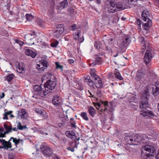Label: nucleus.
Masks as SVG:
<instances>
[{
	"instance_id": "dca6fc26",
	"label": "nucleus",
	"mask_w": 159,
	"mask_h": 159,
	"mask_svg": "<svg viewBox=\"0 0 159 159\" xmlns=\"http://www.w3.org/2000/svg\"><path fill=\"white\" fill-rule=\"evenodd\" d=\"M55 76L51 73H47L44 75L42 78V80L43 82L44 80H47V81H50L55 80Z\"/></svg>"
},
{
	"instance_id": "ea45409f",
	"label": "nucleus",
	"mask_w": 159,
	"mask_h": 159,
	"mask_svg": "<svg viewBox=\"0 0 159 159\" xmlns=\"http://www.w3.org/2000/svg\"><path fill=\"white\" fill-rule=\"evenodd\" d=\"M80 32L78 31L77 32H75L73 34V37L76 40H79L80 36L79 34Z\"/></svg>"
},
{
	"instance_id": "bf43d9fd",
	"label": "nucleus",
	"mask_w": 159,
	"mask_h": 159,
	"mask_svg": "<svg viewBox=\"0 0 159 159\" xmlns=\"http://www.w3.org/2000/svg\"><path fill=\"white\" fill-rule=\"evenodd\" d=\"M8 115L5 112L4 114V117H3V119H6V120H7L8 119V117H7V116Z\"/></svg>"
},
{
	"instance_id": "052dcab7",
	"label": "nucleus",
	"mask_w": 159,
	"mask_h": 159,
	"mask_svg": "<svg viewBox=\"0 0 159 159\" xmlns=\"http://www.w3.org/2000/svg\"><path fill=\"white\" fill-rule=\"evenodd\" d=\"M52 159H60L59 157L57 156L56 154L54 155L52 157Z\"/></svg>"
},
{
	"instance_id": "2f4dec72",
	"label": "nucleus",
	"mask_w": 159,
	"mask_h": 159,
	"mask_svg": "<svg viewBox=\"0 0 159 159\" xmlns=\"http://www.w3.org/2000/svg\"><path fill=\"white\" fill-rule=\"evenodd\" d=\"M148 92H146L144 93L141 95V101H148Z\"/></svg>"
},
{
	"instance_id": "9d476101",
	"label": "nucleus",
	"mask_w": 159,
	"mask_h": 159,
	"mask_svg": "<svg viewBox=\"0 0 159 159\" xmlns=\"http://www.w3.org/2000/svg\"><path fill=\"white\" fill-rule=\"evenodd\" d=\"M146 72L142 70H140L136 73L135 79L138 81L143 82L146 80Z\"/></svg>"
},
{
	"instance_id": "1a4fd4ad",
	"label": "nucleus",
	"mask_w": 159,
	"mask_h": 159,
	"mask_svg": "<svg viewBox=\"0 0 159 159\" xmlns=\"http://www.w3.org/2000/svg\"><path fill=\"white\" fill-rule=\"evenodd\" d=\"M33 89L34 91L36 92L35 93L39 96L43 97V96L47 95L46 92L45 90H43L41 85H34L33 87Z\"/></svg>"
},
{
	"instance_id": "2eb2a0df",
	"label": "nucleus",
	"mask_w": 159,
	"mask_h": 159,
	"mask_svg": "<svg viewBox=\"0 0 159 159\" xmlns=\"http://www.w3.org/2000/svg\"><path fill=\"white\" fill-rule=\"evenodd\" d=\"M102 103L104 106V111H107V112H112L113 111V106L111 102H108L107 101H102Z\"/></svg>"
},
{
	"instance_id": "a211bd4d",
	"label": "nucleus",
	"mask_w": 159,
	"mask_h": 159,
	"mask_svg": "<svg viewBox=\"0 0 159 159\" xmlns=\"http://www.w3.org/2000/svg\"><path fill=\"white\" fill-rule=\"evenodd\" d=\"M68 145L69 146L67 148V149L69 151H70L72 152L74 151V148H77L76 143L74 142H70L68 143Z\"/></svg>"
},
{
	"instance_id": "f257e3e1",
	"label": "nucleus",
	"mask_w": 159,
	"mask_h": 159,
	"mask_svg": "<svg viewBox=\"0 0 159 159\" xmlns=\"http://www.w3.org/2000/svg\"><path fill=\"white\" fill-rule=\"evenodd\" d=\"M125 142L130 145H138L141 143H150L151 139L144 134L126 135L124 137Z\"/></svg>"
},
{
	"instance_id": "39448f33",
	"label": "nucleus",
	"mask_w": 159,
	"mask_h": 159,
	"mask_svg": "<svg viewBox=\"0 0 159 159\" xmlns=\"http://www.w3.org/2000/svg\"><path fill=\"white\" fill-rule=\"evenodd\" d=\"M56 84L57 83L55 80L47 81L45 82L44 84V87L45 91L47 93V95L54 89Z\"/></svg>"
},
{
	"instance_id": "e2e57ef3",
	"label": "nucleus",
	"mask_w": 159,
	"mask_h": 159,
	"mask_svg": "<svg viewBox=\"0 0 159 159\" xmlns=\"http://www.w3.org/2000/svg\"><path fill=\"white\" fill-rule=\"evenodd\" d=\"M132 98L133 99H132V100L131 101V102H136V100L135 98V97L134 96H133L132 97Z\"/></svg>"
},
{
	"instance_id": "a18cd8bd",
	"label": "nucleus",
	"mask_w": 159,
	"mask_h": 159,
	"mask_svg": "<svg viewBox=\"0 0 159 159\" xmlns=\"http://www.w3.org/2000/svg\"><path fill=\"white\" fill-rule=\"evenodd\" d=\"M59 43V42L56 40L54 41V42L52 43L51 44V46L53 48H56L57 47Z\"/></svg>"
},
{
	"instance_id": "c756f323",
	"label": "nucleus",
	"mask_w": 159,
	"mask_h": 159,
	"mask_svg": "<svg viewBox=\"0 0 159 159\" xmlns=\"http://www.w3.org/2000/svg\"><path fill=\"white\" fill-rule=\"evenodd\" d=\"M3 126L6 131V133H9L11 132L12 128L11 125L10 126H9L6 124H4L3 125Z\"/></svg>"
},
{
	"instance_id": "ddd939ff",
	"label": "nucleus",
	"mask_w": 159,
	"mask_h": 159,
	"mask_svg": "<svg viewBox=\"0 0 159 159\" xmlns=\"http://www.w3.org/2000/svg\"><path fill=\"white\" fill-rule=\"evenodd\" d=\"M52 103L56 106H60L62 104L63 101L59 96L55 95L53 98Z\"/></svg>"
},
{
	"instance_id": "f704fd0d",
	"label": "nucleus",
	"mask_w": 159,
	"mask_h": 159,
	"mask_svg": "<svg viewBox=\"0 0 159 159\" xmlns=\"http://www.w3.org/2000/svg\"><path fill=\"white\" fill-rule=\"evenodd\" d=\"M80 116L86 121L89 120V119L87 116V115L86 112H82L81 113Z\"/></svg>"
},
{
	"instance_id": "e433bc0d",
	"label": "nucleus",
	"mask_w": 159,
	"mask_h": 159,
	"mask_svg": "<svg viewBox=\"0 0 159 159\" xmlns=\"http://www.w3.org/2000/svg\"><path fill=\"white\" fill-rule=\"evenodd\" d=\"M128 2L130 5L135 6L137 5V0H128Z\"/></svg>"
},
{
	"instance_id": "aec40b11",
	"label": "nucleus",
	"mask_w": 159,
	"mask_h": 159,
	"mask_svg": "<svg viewBox=\"0 0 159 159\" xmlns=\"http://www.w3.org/2000/svg\"><path fill=\"white\" fill-rule=\"evenodd\" d=\"M138 40L142 46V48L143 50H145L146 48V45L145 41L144 40V38L143 37L140 36L139 37Z\"/></svg>"
},
{
	"instance_id": "c03bdc74",
	"label": "nucleus",
	"mask_w": 159,
	"mask_h": 159,
	"mask_svg": "<svg viewBox=\"0 0 159 159\" xmlns=\"http://www.w3.org/2000/svg\"><path fill=\"white\" fill-rule=\"evenodd\" d=\"M135 23L139 27L138 28L140 29L141 27V21L139 19L137 18Z\"/></svg>"
},
{
	"instance_id": "6ab92c4d",
	"label": "nucleus",
	"mask_w": 159,
	"mask_h": 159,
	"mask_svg": "<svg viewBox=\"0 0 159 159\" xmlns=\"http://www.w3.org/2000/svg\"><path fill=\"white\" fill-rule=\"evenodd\" d=\"M25 54L27 55L30 56L32 58H34L37 55L36 52H33L32 50L28 49L25 51Z\"/></svg>"
},
{
	"instance_id": "423d86ee",
	"label": "nucleus",
	"mask_w": 159,
	"mask_h": 159,
	"mask_svg": "<svg viewBox=\"0 0 159 159\" xmlns=\"http://www.w3.org/2000/svg\"><path fill=\"white\" fill-rule=\"evenodd\" d=\"M106 3L108 12L113 13L116 11V2L115 1L113 0H107Z\"/></svg>"
},
{
	"instance_id": "b1692460",
	"label": "nucleus",
	"mask_w": 159,
	"mask_h": 159,
	"mask_svg": "<svg viewBox=\"0 0 159 159\" xmlns=\"http://www.w3.org/2000/svg\"><path fill=\"white\" fill-rule=\"evenodd\" d=\"M19 113L22 119H26L28 117V114L25 109L23 108L21 109Z\"/></svg>"
},
{
	"instance_id": "774afa93",
	"label": "nucleus",
	"mask_w": 159,
	"mask_h": 159,
	"mask_svg": "<svg viewBox=\"0 0 159 159\" xmlns=\"http://www.w3.org/2000/svg\"><path fill=\"white\" fill-rule=\"evenodd\" d=\"M74 9L70 8L68 9L67 10V11H68L69 12H70V11H72V12H73L74 11Z\"/></svg>"
},
{
	"instance_id": "20e7f679",
	"label": "nucleus",
	"mask_w": 159,
	"mask_h": 159,
	"mask_svg": "<svg viewBox=\"0 0 159 159\" xmlns=\"http://www.w3.org/2000/svg\"><path fill=\"white\" fill-rule=\"evenodd\" d=\"M40 150L43 154L48 157H51L53 153L52 149L45 143L41 145Z\"/></svg>"
},
{
	"instance_id": "c85d7f7f",
	"label": "nucleus",
	"mask_w": 159,
	"mask_h": 159,
	"mask_svg": "<svg viewBox=\"0 0 159 159\" xmlns=\"http://www.w3.org/2000/svg\"><path fill=\"white\" fill-rule=\"evenodd\" d=\"M116 11L124 9L123 4L120 2H116Z\"/></svg>"
},
{
	"instance_id": "5fc2aeb1",
	"label": "nucleus",
	"mask_w": 159,
	"mask_h": 159,
	"mask_svg": "<svg viewBox=\"0 0 159 159\" xmlns=\"http://www.w3.org/2000/svg\"><path fill=\"white\" fill-rule=\"evenodd\" d=\"M55 136L60 141L61 140V138L62 136H61V135H57L56 134H55Z\"/></svg>"
},
{
	"instance_id": "412c9836",
	"label": "nucleus",
	"mask_w": 159,
	"mask_h": 159,
	"mask_svg": "<svg viewBox=\"0 0 159 159\" xmlns=\"http://www.w3.org/2000/svg\"><path fill=\"white\" fill-rule=\"evenodd\" d=\"M84 82L90 86H93L94 83L93 81L91 79L89 75H87L84 77Z\"/></svg>"
},
{
	"instance_id": "4c0bfd02",
	"label": "nucleus",
	"mask_w": 159,
	"mask_h": 159,
	"mask_svg": "<svg viewBox=\"0 0 159 159\" xmlns=\"http://www.w3.org/2000/svg\"><path fill=\"white\" fill-rule=\"evenodd\" d=\"M40 115L43 118V119H46L48 118L47 113H46V111L44 110H43Z\"/></svg>"
},
{
	"instance_id": "4468645a",
	"label": "nucleus",
	"mask_w": 159,
	"mask_h": 159,
	"mask_svg": "<svg viewBox=\"0 0 159 159\" xmlns=\"http://www.w3.org/2000/svg\"><path fill=\"white\" fill-rule=\"evenodd\" d=\"M40 64H37V65L36 68L39 70L43 71L45 67L48 66V62L46 60H42L40 61Z\"/></svg>"
},
{
	"instance_id": "9b49d317",
	"label": "nucleus",
	"mask_w": 159,
	"mask_h": 159,
	"mask_svg": "<svg viewBox=\"0 0 159 159\" xmlns=\"http://www.w3.org/2000/svg\"><path fill=\"white\" fill-rule=\"evenodd\" d=\"M144 148L146 151L150 153H148V156H154V154L156 152L154 145L147 144L144 146Z\"/></svg>"
},
{
	"instance_id": "cd10ccee",
	"label": "nucleus",
	"mask_w": 159,
	"mask_h": 159,
	"mask_svg": "<svg viewBox=\"0 0 159 159\" xmlns=\"http://www.w3.org/2000/svg\"><path fill=\"white\" fill-rule=\"evenodd\" d=\"M24 67L22 63H19L18 66L17 67V71L19 73H22V71L24 70Z\"/></svg>"
},
{
	"instance_id": "58836bf2",
	"label": "nucleus",
	"mask_w": 159,
	"mask_h": 159,
	"mask_svg": "<svg viewBox=\"0 0 159 159\" xmlns=\"http://www.w3.org/2000/svg\"><path fill=\"white\" fill-rule=\"evenodd\" d=\"M14 75L13 74H11L8 75L6 78V79L7 81H10L12 80L14 78Z\"/></svg>"
},
{
	"instance_id": "bb28decb",
	"label": "nucleus",
	"mask_w": 159,
	"mask_h": 159,
	"mask_svg": "<svg viewBox=\"0 0 159 159\" xmlns=\"http://www.w3.org/2000/svg\"><path fill=\"white\" fill-rule=\"evenodd\" d=\"M152 93L154 96H156L159 93V85H156L152 87Z\"/></svg>"
},
{
	"instance_id": "393cba45",
	"label": "nucleus",
	"mask_w": 159,
	"mask_h": 159,
	"mask_svg": "<svg viewBox=\"0 0 159 159\" xmlns=\"http://www.w3.org/2000/svg\"><path fill=\"white\" fill-rule=\"evenodd\" d=\"M2 141V145H3V148L7 149L11 148V143L10 142V141L9 140L8 141H6L5 140H3Z\"/></svg>"
},
{
	"instance_id": "473e14b6",
	"label": "nucleus",
	"mask_w": 159,
	"mask_h": 159,
	"mask_svg": "<svg viewBox=\"0 0 159 159\" xmlns=\"http://www.w3.org/2000/svg\"><path fill=\"white\" fill-rule=\"evenodd\" d=\"M11 139L13 140V142L16 145H17L20 142V139H17L16 138H15L13 137H11L9 140V141H11ZM21 140H22L21 139Z\"/></svg>"
},
{
	"instance_id": "37998d69",
	"label": "nucleus",
	"mask_w": 159,
	"mask_h": 159,
	"mask_svg": "<svg viewBox=\"0 0 159 159\" xmlns=\"http://www.w3.org/2000/svg\"><path fill=\"white\" fill-rule=\"evenodd\" d=\"M26 19L27 20L30 21L33 18V16L30 14H27L25 15Z\"/></svg>"
},
{
	"instance_id": "de8ad7c7",
	"label": "nucleus",
	"mask_w": 159,
	"mask_h": 159,
	"mask_svg": "<svg viewBox=\"0 0 159 159\" xmlns=\"http://www.w3.org/2000/svg\"><path fill=\"white\" fill-rule=\"evenodd\" d=\"M60 141L61 142V143H66L67 142V140L65 137H62L61 138Z\"/></svg>"
},
{
	"instance_id": "a19ab883",
	"label": "nucleus",
	"mask_w": 159,
	"mask_h": 159,
	"mask_svg": "<svg viewBox=\"0 0 159 159\" xmlns=\"http://www.w3.org/2000/svg\"><path fill=\"white\" fill-rule=\"evenodd\" d=\"M70 122L71 125V127H72L76 128V125H75V121L74 120V118H70Z\"/></svg>"
},
{
	"instance_id": "4d7b16f0",
	"label": "nucleus",
	"mask_w": 159,
	"mask_h": 159,
	"mask_svg": "<svg viewBox=\"0 0 159 159\" xmlns=\"http://www.w3.org/2000/svg\"><path fill=\"white\" fill-rule=\"evenodd\" d=\"M68 63L70 64H72L74 63V61L72 59H69L68 60Z\"/></svg>"
},
{
	"instance_id": "0eeeda50",
	"label": "nucleus",
	"mask_w": 159,
	"mask_h": 159,
	"mask_svg": "<svg viewBox=\"0 0 159 159\" xmlns=\"http://www.w3.org/2000/svg\"><path fill=\"white\" fill-rule=\"evenodd\" d=\"M64 26L62 25H58L53 30V35L54 37L58 38L64 31Z\"/></svg>"
},
{
	"instance_id": "6e6d98bb",
	"label": "nucleus",
	"mask_w": 159,
	"mask_h": 159,
	"mask_svg": "<svg viewBox=\"0 0 159 159\" xmlns=\"http://www.w3.org/2000/svg\"><path fill=\"white\" fill-rule=\"evenodd\" d=\"M105 50L108 51L109 52H111V48L110 47L106 46Z\"/></svg>"
},
{
	"instance_id": "4be33fe9",
	"label": "nucleus",
	"mask_w": 159,
	"mask_h": 159,
	"mask_svg": "<svg viewBox=\"0 0 159 159\" xmlns=\"http://www.w3.org/2000/svg\"><path fill=\"white\" fill-rule=\"evenodd\" d=\"M88 112L89 115L93 117L96 114V110L93 107L89 106L88 107Z\"/></svg>"
},
{
	"instance_id": "5701e85b",
	"label": "nucleus",
	"mask_w": 159,
	"mask_h": 159,
	"mask_svg": "<svg viewBox=\"0 0 159 159\" xmlns=\"http://www.w3.org/2000/svg\"><path fill=\"white\" fill-rule=\"evenodd\" d=\"M60 6L59 7H58L57 9L61 10L66 7L68 5V2L67 0H64L60 3Z\"/></svg>"
},
{
	"instance_id": "8fccbe9b",
	"label": "nucleus",
	"mask_w": 159,
	"mask_h": 159,
	"mask_svg": "<svg viewBox=\"0 0 159 159\" xmlns=\"http://www.w3.org/2000/svg\"><path fill=\"white\" fill-rule=\"evenodd\" d=\"M43 111V110H42L41 109L39 108H36L35 110V111L39 115H40Z\"/></svg>"
},
{
	"instance_id": "a878e982",
	"label": "nucleus",
	"mask_w": 159,
	"mask_h": 159,
	"mask_svg": "<svg viewBox=\"0 0 159 159\" xmlns=\"http://www.w3.org/2000/svg\"><path fill=\"white\" fill-rule=\"evenodd\" d=\"M95 85L98 88H100L102 87V80L100 77L95 80Z\"/></svg>"
},
{
	"instance_id": "c9c22d12",
	"label": "nucleus",
	"mask_w": 159,
	"mask_h": 159,
	"mask_svg": "<svg viewBox=\"0 0 159 159\" xmlns=\"http://www.w3.org/2000/svg\"><path fill=\"white\" fill-rule=\"evenodd\" d=\"M17 129H19L20 130H23L24 129L26 128V126H22L21 123L20 122H18L17 123Z\"/></svg>"
},
{
	"instance_id": "3c124183",
	"label": "nucleus",
	"mask_w": 159,
	"mask_h": 159,
	"mask_svg": "<svg viewBox=\"0 0 159 159\" xmlns=\"http://www.w3.org/2000/svg\"><path fill=\"white\" fill-rule=\"evenodd\" d=\"M91 75L93 77V78L94 79V80H97V79H98V78L99 77L95 73L92 74V75Z\"/></svg>"
},
{
	"instance_id": "09e8293b",
	"label": "nucleus",
	"mask_w": 159,
	"mask_h": 159,
	"mask_svg": "<svg viewBox=\"0 0 159 159\" xmlns=\"http://www.w3.org/2000/svg\"><path fill=\"white\" fill-rule=\"evenodd\" d=\"M15 42L18 44L20 46H22L24 44V42L20 40L16 39L15 40Z\"/></svg>"
},
{
	"instance_id": "7ed1b4c3",
	"label": "nucleus",
	"mask_w": 159,
	"mask_h": 159,
	"mask_svg": "<svg viewBox=\"0 0 159 159\" xmlns=\"http://www.w3.org/2000/svg\"><path fill=\"white\" fill-rule=\"evenodd\" d=\"M148 10H145L143 11L141 15L143 20L146 22L143 24V27L146 30H148L152 25V20L148 17Z\"/></svg>"
},
{
	"instance_id": "f8f14e48",
	"label": "nucleus",
	"mask_w": 159,
	"mask_h": 159,
	"mask_svg": "<svg viewBox=\"0 0 159 159\" xmlns=\"http://www.w3.org/2000/svg\"><path fill=\"white\" fill-rule=\"evenodd\" d=\"M152 58V55L151 51L147 50L144 57V62L146 65L148 64Z\"/></svg>"
},
{
	"instance_id": "603ef678",
	"label": "nucleus",
	"mask_w": 159,
	"mask_h": 159,
	"mask_svg": "<svg viewBox=\"0 0 159 159\" xmlns=\"http://www.w3.org/2000/svg\"><path fill=\"white\" fill-rule=\"evenodd\" d=\"M97 93L98 96L99 97H101L102 96V91L99 89L97 90Z\"/></svg>"
},
{
	"instance_id": "680f3d73",
	"label": "nucleus",
	"mask_w": 159,
	"mask_h": 159,
	"mask_svg": "<svg viewBox=\"0 0 159 159\" xmlns=\"http://www.w3.org/2000/svg\"><path fill=\"white\" fill-rule=\"evenodd\" d=\"M51 11H49L48 14H49V15H52L53 13V7L52 8V9H51Z\"/></svg>"
},
{
	"instance_id": "69168bd1",
	"label": "nucleus",
	"mask_w": 159,
	"mask_h": 159,
	"mask_svg": "<svg viewBox=\"0 0 159 159\" xmlns=\"http://www.w3.org/2000/svg\"><path fill=\"white\" fill-rule=\"evenodd\" d=\"M6 137L5 135V134H3L2 133H0V137L3 138V137Z\"/></svg>"
},
{
	"instance_id": "0e129e2a",
	"label": "nucleus",
	"mask_w": 159,
	"mask_h": 159,
	"mask_svg": "<svg viewBox=\"0 0 159 159\" xmlns=\"http://www.w3.org/2000/svg\"><path fill=\"white\" fill-rule=\"evenodd\" d=\"M101 106L100 104L99 103H97L96 104V105L95 106L96 107V108L98 109V107L99 108Z\"/></svg>"
},
{
	"instance_id": "f03ea898",
	"label": "nucleus",
	"mask_w": 159,
	"mask_h": 159,
	"mask_svg": "<svg viewBox=\"0 0 159 159\" xmlns=\"http://www.w3.org/2000/svg\"><path fill=\"white\" fill-rule=\"evenodd\" d=\"M148 107L149 104L148 101H141V103L139 105V108L142 110V111H141L140 114L143 116H147L150 117H153L154 115L152 111L145 110Z\"/></svg>"
},
{
	"instance_id": "49530a36",
	"label": "nucleus",
	"mask_w": 159,
	"mask_h": 159,
	"mask_svg": "<svg viewBox=\"0 0 159 159\" xmlns=\"http://www.w3.org/2000/svg\"><path fill=\"white\" fill-rule=\"evenodd\" d=\"M148 156V154H142L141 155V159H148V157H149Z\"/></svg>"
},
{
	"instance_id": "7c9ffc66",
	"label": "nucleus",
	"mask_w": 159,
	"mask_h": 159,
	"mask_svg": "<svg viewBox=\"0 0 159 159\" xmlns=\"http://www.w3.org/2000/svg\"><path fill=\"white\" fill-rule=\"evenodd\" d=\"M65 134L67 137L70 138H73V136L75 135L74 132L71 131H66L65 133Z\"/></svg>"
},
{
	"instance_id": "864d4df0",
	"label": "nucleus",
	"mask_w": 159,
	"mask_h": 159,
	"mask_svg": "<svg viewBox=\"0 0 159 159\" xmlns=\"http://www.w3.org/2000/svg\"><path fill=\"white\" fill-rule=\"evenodd\" d=\"M71 30H75L76 28V25L75 24H73L72 25V26L71 27Z\"/></svg>"
},
{
	"instance_id": "f3484780",
	"label": "nucleus",
	"mask_w": 159,
	"mask_h": 159,
	"mask_svg": "<svg viewBox=\"0 0 159 159\" xmlns=\"http://www.w3.org/2000/svg\"><path fill=\"white\" fill-rule=\"evenodd\" d=\"M94 56L95 58V61L94 62L89 64V65L90 66H93L96 64L100 65L102 62V59L101 57L97 54H95Z\"/></svg>"
},
{
	"instance_id": "13d9d810",
	"label": "nucleus",
	"mask_w": 159,
	"mask_h": 159,
	"mask_svg": "<svg viewBox=\"0 0 159 159\" xmlns=\"http://www.w3.org/2000/svg\"><path fill=\"white\" fill-rule=\"evenodd\" d=\"M96 71L94 69H91L90 70V75L95 73Z\"/></svg>"
},
{
	"instance_id": "6e6552de",
	"label": "nucleus",
	"mask_w": 159,
	"mask_h": 159,
	"mask_svg": "<svg viewBox=\"0 0 159 159\" xmlns=\"http://www.w3.org/2000/svg\"><path fill=\"white\" fill-rule=\"evenodd\" d=\"M131 40L130 37L128 35H126L125 36L123 41L119 45L120 49L123 52L125 51V48L130 43Z\"/></svg>"
},
{
	"instance_id": "72a5a7b5",
	"label": "nucleus",
	"mask_w": 159,
	"mask_h": 159,
	"mask_svg": "<svg viewBox=\"0 0 159 159\" xmlns=\"http://www.w3.org/2000/svg\"><path fill=\"white\" fill-rule=\"evenodd\" d=\"M118 71V70H116L114 74L115 75L116 77L120 80H123V78L121 76L120 74L117 71Z\"/></svg>"
},
{
	"instance_id": "338daca9",
	"label": "nucleus",
	"mask_w": 159,
	"mask_h": 159,
	"mask_svg": "<svg viewBox=\"0 0 159 159\" xmlns=\"http://www.w3.org/2000/svg\"><path fill=\"white\" fill-rule=\"evenodd\" d=\"M156 157L157 159H159V149L158 151V153L156 155Z\"/></svg>"
},
{
	"instance_id": "79ce46f5",
	"label": "nucleus",
	"mask_w": 159,
	"mask_h": 159,
	"mask_svg": "<svg viewBox=\"0 0 159 159\" xmlns=\"http://www.w3.org/2000/svg\"><path fill=\"white\" fill-rule=\"evenodd\" d=\"M56 66V68L57 69H60L61 70H63V66L59 64V63L58 62H57L55 63Z\"/></svg>"
}]
</instances>
